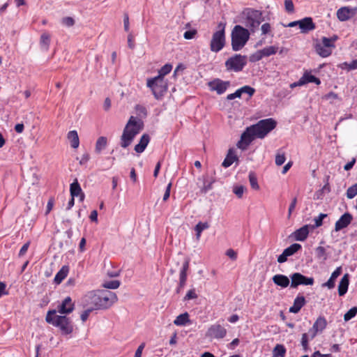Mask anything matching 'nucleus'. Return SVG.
Here are the masks:
<instances>
[{"label": "nucleus", "mask_w": 357, "mask_h": 357, "mask_svg": "<svg viewBox=\"0 0 357 357\" xmlns=\"http://www.w3.org/2000/svg\"><path fill=\"white\" fill-rule=\"evenodd\" d=\"M143 121L140 119L131 116L128 121L121 137V146L123 149L128 147L135 137L143 130Z\"/></svg>", "instance_id": "f257e3e1"}, {"label": "nucleus", "mask_w": 357, "mask_h": 357, "mask_svg": "<svg viewBox=\"0 0 357 357\" xmlns=\"http://www.w3.org/2000/svg\"><path fill=\"white\" fill-rule=\"evenodd\" d=\"M56 310H49L45 321L55 327L59 328L62 335H69L73 331V325L71 319L66 316L56 315Z\"/></svg>", "instance_id": "f03ea898"}, {"label": "nucleus", "mask_w": 357, "mask_h": 357, "mask_svg": "<svg viewBox=\"0 0 357 357\" xmlns=\"http://www.w3.org/2000/svg\"><path fill=\"white\" fill-rule=\"evenodd\" d=\"M249 31L241 25H236L231 34V47L234 51H239L244 47L250 38Z\"/></svg>", "instance_id": "7ed1b4c3"}, {"label": "nucleus", "mask_w": 357, "mask_h": 357, "mask_svg": "<svg viewBox=\"0 0 357 357\" xmlns=\"http://www.w3.org/2000/svg\"><path fill=\"white\" fill-rule=\"evenodd\" d=\"M146 86L151 89L155 98L160 100L168 89V82L163 77L155 76L147 79Z\"/></svg>", "instance_id": "20e7f679"}, {"label": "nucleus", "mask_w": 357, "mask_h": 357, "mask_svg": "<svg viewBox=\"0 0 357 357\" xmlns=\"http://www.w3.org/2000/svg\"><path fill=\"white\" fill-rule=\"evenodd\" d=\"M275 126L276 121L271 118L261 120L257 123L251 126L256 137L260 139L265 137Z\"/></svg>", "instance_id": "39448f33"}, {"label": "nucleus", "mask_w": 357, "mask_h": 357, "mask_svg": "<svg viewBox=\"0 0 357 357\" xmlns=\"http://www.w3.org/2000/svg\"><path fill=\"white\" fill-rule=\"evenodd\" d=\"M337 39V37L335 36L331 38L323 37L321 41L315 45L316 52L324 58L329 56L335 47V42Z\"/></svg>", "instance_id": "423d86ee"}, {"label": "nucleus", "mask_w": 357, "mask_h": 357, "mask_svg": "<svg viewBox=\"0 0 357 357\" xmlns=\"http://www.w3.org/2000/svg\"><path fill=\"white\" fill-rule=\"evenodd\" d=\"M219 30L213 33L210 43V50L213 52H219L225 45V26L218 24Z\"/></svg>", "instance_id": "0eeeda50"}, {"label": "nucleus", "mask_w": 357, "mask_h": 357, "mask_svg": "<svg viewBox=\"0 0 357 357\" xmlns=\"http://www.w3.org/2000/svg\"><path fill=\"white\" fill-rule=\"evenodd\" d=\"M247 64V56L235 54L225 61V67L229 71L240 72Z\"/></svg>", "instance_id": "6e6552de"}, {"label": "nucleus", "mask_w": 357, "mask_h": 357, "mask_svg": "<svg viewBox=\"0 0 357 357\" xmlns=\"http://www.w3.org/2000/svg\"><path fill=\"white\" fill-rule=\"evenodd\" d=\"M117 301L116 295L110 291H99V308H108Z\"/></svg>", "instance_id": "1a4fd4ad"}, {"label": "nucleus", "mask_w": 357, "mask_h": 357, "mask_svg": "<svg viewBox=\"0 0 357 357\" xmlns=\"http://www.w3.org/2000/svg\"><path fill=\"white\" fill-rule=\"evenodd\" d=\"M263 21L262 13L257 10L250 9L247 13L246 23L252 31L259 27Z\"/></svg>", "instance_id": "9d476101"}, {"label": "nucleus", "mask_w": 357, "mask_h": 357, "mask_svg": "<svg viewBox=\"0 0 357 357\" xmlns=\"http://www.w3.org/2000/svg\"><path fill=\"white\" fill-rule=\"evenodd\" d=\"M82 303L84 307L91 308L93 310L99 308V291H89L82 298Z\"/></svg>", "instance_id": "9b49d317"}, {"label": "nucleus", "mask_w": 357, "mask_h": 357, "mask_svg": "<svg viewBox=\"0 0 357 357\" xmlns=\"http://www.w3.org/2000/svg\"><path fill=\"white\" fill-rule=\"evenodd\" d=\"M227 335V329L220 324L219 323H215L211 325L207 330L206 333V337L210 339H222Z\"/></svg>", "instance_id": "f8f14e48"}, {"label": "nucleus", "mask_w": 357, "mask_h": 357, "mask_svg": "<svg viewBox=\"0 0 357 357\" xmlns=\"http://www.w3.org/2000/svg\"><path fill=\"white\" fill-rule=\"evenodd\" d=\"M255 137L254 130L250 126L242 133L241 139L238 142L236 146L241 150H245Z\"/></svg>", "instance_id": "ddd939ff"}, {"label": "nucleus", "mask_w": 357, "mask_h": 357, "mask_svg": "<svg viewBox=\"0 0 357 357\" xmlns=\"http://www.w3.org/2000/svg\"><path fill=\"white\" fill-rule=\"evenodd\" d=\"M291 287L296 288L298 285H312L314 284V278L306 277L300 273H294L290 275Z\"/></svg>", "instance_id": "4468645a"}, {"label": "nucleus", "mask_w": 357, "mask_h": 357, "mask_svg": "<svg viewBox=\"0 0 357 357\" xmlns=\"http://www.w3.org/2000/svg\"><path fill=\"white\" fill-rule=\"evenodd\" d=\"M230 86L229 81H223L219 78L213 79L208 83L211 91H215L218 95L223 94Z\"/></svg>", "instance_id": "2eb2a0df"}, {"label": "nucleus", "mask_w": 357, "mask_h": 357, "mask_svg": "<svg viewBox=\"0 0 357 357\" xmlns=\"http://www.w3.org/2000/svg\"><path fill=\"white\" fill-rule=\"evenodd\" d=\"M327 326V321L323 316H319L314 321L312 328H310L312 333V337H316L318 333H321Z\"/></svg>", "instance_id": "dca6fc26"}, {"label": "nucleus", "mask_w": 357, "mask_h": 357, "mask_svg": "<svg viewBox=\"0 0 357 357\" xmlns=\"http://www.w3.org/2000/svg\"><path fill=\"white\" fill-rule=\"evenodd\" d=\"M75 303L70 296L65 298L58 305L57 311L62 314H70L74 310Z\"/></svg>", "instance_id": "f3484780"}, {"label": "nucleus", "mask_w": 357, "mask_h": 357, "mask_svg": "<svg viewBox=\"0 0 357 357\" xmlns=\"http://www.w3.org/2000/svg\"><path fill=\"white\" fill-rule=\"evenodd\" d=\"M353 220V216L349 213H345L336 221L335 224V231H339L347 227Z\"/></svg>", "instance_id": "a211bd4d"}, {"label": "nucleus", "mask_w": 357, "mask_h": 357, "mask_svg": "<svg viewBox=\"0 0 357 357\" xmlns=\"http://www.w3.org/2000/svg\"><path fill=\"white\" fill-rule=\"evenodd\" d=\"M354 13V10L349 7H342L337 11V17L339 20L344 22L351 17Z\"/></svg>", "instance_id": "6ab92c4d"}, {"label": "nucleus", "mask_w": 357, "mask_h": 357, "mask_svg": "<svg viewBox=\"0 0 357 357\" xmlns=\"http://www.w3.org/2000/svg\"><path fill=\"white\" fill-rule=\"evenodd\" d=\"M150 142V136L148 134H144L141 137L138 144L135 146L134 150L137 153H142L144 151Z\"/></svg>", "instance_id": "aec40b11"}, {"label": "nucleus", "mask_w": 357, "mask_h": 357, "mask_svg": "<svg viewBox=\"0 0 357 357\" xmlns=\"http://www.w3.org/2000/svg\"><path fill=\"white\" fill-rule=\"evenodd\" d=\"M305 304V297L299 294L294 299L293 305L290 307L289 312L294 314L298 313Z\"/></svg>", "instance_id": "412c9836"}, {"label": "nucleus", "mask_w": 357, "mask_h": 357, "mask_svg": "<svg viewBox=\"0 0 357 357\" xmlns=\"http://www.w3.org/2000/svg\"><path fill=\"white\" fill-rule=\"evenodd\" d=\"M299 28L303 33H307L315 29V25L311 17H305L299 20Z\"/></svg>", "instance_id": "4be33fe9"}, {"label": "nucleus", "mask_w": 357, "mask_h": 357, "mask_svg": "<svg viewBox=\"0 0 357 357\" xmlns=\"http://www.w3.org/2000/svg\"><path fill=\"white\" fill-rule=\"evenodd\" d=\"M309 227L310 226L305 225L301 228L296 229L294 232V237L296 241H305L309 234Z\"/></svg>", "instance_id": "5701e85b"}, {"label": "nucleus", "mask_w": 357, "mask_h": 357, "mask_svg": "<svg viewBox=\"0 0 357 357\" xmlns=\"http://www.w3.org/2000/svg\"><path fill=\"white\" fill-rule=\"evenodd\" d=\"M70 192L71 197H75L79 196L80 201L84 200V195L82 192V188L77 180H75L73 183L70 184Z\"/></svg>", "instance_id": "b1692460"}, {"label": "nucleus", "mask_w": 357, "mask_h": 357, "mask_svg": "<svg viewBox=\"0 0 357 357\" xmlns=\"http://www.w3.org/2000/svg\"><path fill=\"white\" fill-rule=\"evenodd\" d=\"M273 282L278 286L282 287V288H286L287 287L289 284L290 281L287 276L282 275V274H277L275 275L273 278Z\"/></svg>", "instance_id": "393cba45"}, {"label": "nucleus", "mask_w": 357, "mask_h": 357, "mask_svg": "<svg viewBox=\"0 0 357 357\" xmlns=\"http://www.w3.org/2000/svg\"><path fill=\"white\" fill-rule=\"evenodd\" d=\"M341 273L342 268L340 266L336 268V269L332 273L328 280L326 282L322 284V287H326L329 289H333L335 287V280L340 275Z\"/></svg>", "instance_id": "a878e982"}, {"label": "nucleus", "mask_w": 357, "mask_h": 357, "mask_svg": "<svg viewBox=\"0 0 357 357\" xmlns=\"http://www.w3.org/2000/svg\"><path fill=\"white\" fill-rule=\"evenodd\" d=\"M301 84L303 85H305L308 83H314L317 85H319L321 84L320 79L315 77L314 75H312L310 72L305 71L303 76L301 77Z\"/></svg>", "instance_id": "bb28decb"}, {"label": "nucleus", "mask_w": 357, "mask_h": 357, "mask_svg": "<svg viewBox=\"0 0 357 357\" xmlns=\"http://www.w3.org/2000/svg\"><path fill=\"white\" fill-rule=\"evenodd\" d=\"M238 160V158L236 156L235 151L233 149H230L226 155V158L223 160L222 165L224 167L227 168L230 167L234 162Z\"/></svg>", "instance_id": "cd10ccee"}, {"label": "nucleus", "mask_w": 357, "mask_h": 357, "mask_svg": "<svg viewBox=\"0 0 357 357\" xmlns=\"http://www.w3.org/2000/svg\"><path fill=\"white\" fill-rule=\"evenodd\" d=\"M349 283V274L347 273L344 275V276L342 278L338 285V294L340 296H344L347 293L348 290Z\"/></svg>", "instance_id": "c85d7f7f"}, {"label": "nucleus", "mask_w": 357, "mask_h": 357, "mask_svg": "<svg viewBox=\"0 0 357 357\" xmlns=\"http://www.w3.org/2000/svg\"><path fill=\"white\" fill-rule=\"evenodd\" d=\"M312 333L309 329L307 333H305L302 335L301 344L304 351H308L310 349L309 342L312 341L315 337H312Z\"/></svg>", "instance_id": "c756f323"}, {"label": "nucleus", "mask_w": 357, "mask_h": 357, "mask_svg": "<svg viewBox=\"0 0 357 357\" xmlns=\"http://www.w3.org/2000/svg\"><path fill=\"white\" fill-rule=\"evenodd\" d=\"M67 138L70 143V146L73 149L78 148L79 145V139L77 132L76 130H70L67 135Z\"/></svg>", "instance_id": "7c9ffc66"}, {"label": "nucleus", "mask_w": 357, "mask_h": 357, "mask_svg": "<svg viewBox=\"0 0 357 357\" xmlns=\"http://www.w3.org/2000/svg\"><path fill=\"white\" fill-rule=\"evenodd\" d=\"M69 268L67 266H63L54 277V282L60 284L68 275Z\"/></svg>", "instance_id": "2f4dec72"}, {"label": "nucleus", "mask_w": 357, "mask_h": 357, "mask_svg": "<svg viewBox=\"0 0 357 357\" xmlns=\"http://www.w3.org/2000/svg\"><path fill=\"white\" fill-rule=\"evenodd\" d=\"M190 319H189V314L188 312H185L183 314H179L176 317V318L174 321V324L176 326H185L188 323H189Z\"/></svg>", "instance_id": "473e14b6"}, {"label": "nucleus", "mask_w": 357, "mask_h": 357, "mask_svg": "<svg viewBox=\"0 0 357 357\" xmlns=\"http://www.w3.org/2000/svg\"><path fill=\"white\" fill-rule=\"evenodd\" d=\"M107 145V139L105 137H100L98 138L96 143L95 151L97 153H101V151L106 148Z\"/></svg>", "instance_id": "72a5a7b5"}, {"label": "nucleus", "mask_w": 357, "mask_h": 357, "mask_svg": "<svg viewBox=\"0 0 357 357\" xmlns=\"http://www.w3.org/2000/svg\"><path fill=\"white\" fill-rule=\"evenodd\" d=\"M210 227L208 222H199L195 227V231L196 232V239L199 241L201 237L202 232L208 229Z\"/></svg>", "instance_id": "f704fd0d"}, {"label": "nucleus", "mask_w": 357, "mask_h": 357, "mask_svg": "<svg viewBox=\"0 0 357 357\" xmlns=\"http://www.w3.org/2000/svg\"><path fill=\"white\" fill-rule=\"evenodd\" d=\"M337 67L342 70L347 71L357 69V59L353 60L351 63L343 62L337 65Z\"/></svg>", "instance_id": "c9c22d12"}, {"label": "nucleus", "mask_w": 357, "mask_h": 357, "mask_svg": "<svg viewBox=\"0 0 357 357\" xmlns=\"http://www.w3.org/2000/svg\"><path fill=\"white\" fill-rule=\"evenodd\" d=\"M190 261L186 259L180 270L179 273V280L186 281L187 280V271L189 268Z\"/></svg>", "instance_id": "e433bc0d"}, {"label": "nucleus", "mask_w": 357, "mask_h": 357, "mask_svg": "<svg viewBox=\"0 0 357 357\" xmlns=\"http://www.w3.org/2000/svg\"><path fill=\"white\" fill-rule=\"evenodd\" d=\"M278 47L271 45L266 47L260 50L261 52L263 57H267L275 54L276 52H278Z\"/></svg>", "instance_id": "4c0bfd02"}, {"label": "nucleus", "mask_w": 357, "mask_h": 357, "mask_svg": "<svg viewBox=\"0 0 357 357\" xmlns=\"http://www.w3.org/2000/svg\"><path fill=\"white\" fill-rule=\"evenodd\" d=\"M40 43L42 48L47 50L50 43V35L48 33H43L40 36Z\"/></svg>", "instance_id": "58836bf2"}, {"label": "nucleus", "mask_w": 357, "mask_h": 357, "mask_svg": "<svg viewBox=\"0 0 357 357\" xmlns=\"http://www.w3.org/2000/svg\"><path fill=\"white\" fill-rule=\"evenodd\" d=\"M286 354V349L282 344H277L273 351V357H284Z\"/></svg>", "instance_id": "ea45409f"}, {"label": "nucleus", "mask_w": 357, "mask_h": 357, "mask_svg": "<svg viewBox=\"0 0 357 357\" xmlns=\"http://www.w3.org/2000/svg\"><path fill=\"white\" fill-rule=\"evenodd\" d=\"M301 249V245L298 243H293L288 248H285L284 250L285 254H287L289 257L294 255L297 251Z\"/></svg>", "instance_id": "a19ab883"}, {"label": "nucleus", "mask_w": 357, "mask_h": 357, "mask_svg": "<svg viewBox=\"0 0 357 357\" xmlns=\"http://www.w3.org/2000/svg\"><path fill=\"white\" fill-rule=\"evenodd\" d=\"M172 70V65L167 63L164 65L159 70L157 76L165 78V76L168 75Z\"/></svg>", "instance_id": "79ce46f5"}, {"label": "nucleus", "mask_w": 357, "mask_h": 357, "mask_svg": "<svg viewBox=\"0 0 357 357\" xmlns=\"http://www.w3.org/2000/svg\"><path fill=\"white\" fill-rule=\"evenodd\" d=\"M346 195L347 197L349 199L354 198L357 195V183L347 189Z\"/></svg>", "instance_id": "37998d69"}, {"label": "nucleus", "mask_w": 357, "mask_h": 357, "mask_svg": "<svg viewBox=\"0 0 357 357\" xmlns=\"http://www.w3.org/2000/svg\"><path fill=\"white\" fill-rule=\"evenodd\" d=\"M327 217V214L320 213L317 217L314 218V225L312 226V229L319 227L323 224V220Z\"/></svg>", "instance_id": "c03bdc74"}, {"label": "nucleus", "mask_w": 357, "mask_h": 357, "mask_svg": "<svg viewBox=\"0 0 357 357\" xmlns=\"http://www.w3.org/2000/svg\"><path fill=\"white\" fill-rule=\"evenodd\" d=\"M238 89L241 95L243 93H246L248 95L249 98L252 97L255 92V89L254 88L248 85L243 86V87Z\"/></svg>", "instance_id": "a18cd8bd"}, {"label": "nucleus", "mask_w": 357, "mask_h": 357, "mask_svg": "<svg viewBox=\"0 0 357 357\" xmlns=\"http://www.w3.org/2000/svg\"><path fill=\"white\" fill-rule=\"evenodd\" d=\"M357 314V307H351L347 313L344 315V320L348 321L354 318Z\"/></svg>", "instance_id": "49530a36"}, {"label": "nucleus", "mask_w": 357, "mask_h": 357, "mask_svg": "<svg viewBox=\"0 0 357 357\" xmlns=\"http://www.w3.org/2000/svg\"><path fill=\"white\" fill-rule=\"evenodd\" d=\"M213 182H214L213 180L208 181L206 178H204V185H203V187L201 189V192L202 193H206L210 190H211L212 189V185H213Z\"/></svg>", "instance_id": "de8ad7c7"}, {"label": "nucleus", "mask_w": 357, "mask_h": 357, "mask_svg": "<svg viewBox=\"0 0 357 357\" xmlns=\"http://www.w3.org/2000/svg\"><path fill=\"white\" fill-rule=\"evenodd\" d=\"M263 57L261 50H257L256 52L252 54L250 57L249 60L252 63H255L257 61H260Z\"/></svg>", "instance_id": "09e8293b"}, {"label": "nucleus", "mask_w": 357, "mask_h": 357, "mask_svg": "<svg viewBox=\"0 0 357 357\" xmlns=\"http://www.w3.org/2000/svg\"><path fill=\"white\" fill-rule=\"evenodd\" d=\"M316 254L319 259H321L323 260H326L327 259L326 249L322 246H319L317 248Z\"/></svg>", "instance_id": "8fccbe9b"}, {"label": "nucleus", "mask_w": 357, "mask_h": 357, "mask_svg": "<svg viewBox=\"0 0 357 357\" xmlns=\"http://www.w3.org/2000/svg\"><path fill=\"white\" fill-rule=\"evenodd\" d=\"M120 286V282L119 280H112L109 282H105L103 287L109 289H117Z\"/></svg>", "instance_id": "3c124183"}, {"label": "nucleus", "mask_w": 357, "mask_h": 357, "mask_svg": "<svg viewBox=\"0 0 357 357\" xmlns=\"http://www.w3.org/2000/svg\"><path fill=\"white\" fill-rule=\"evenodd\" d=\"M249 181L252 188L255 190H259V185L258 184L257 177L253 173L249 174Z\"/></svg>", "instance_id": "603ef678"}, {"label": "nucleus", "mask_w": 357, "mask_h": 357, "mask_svg": "<svg viewBox=\"0 0 357 357\" xmlns=\"http://www.w3.org/2000/svg\"><path fill=\"white\" fill-rule=\"evenodd\" d=\"M135 110L137 115H139L141 117H145L147 115V110L146 107L142 105H137L135 106Z\"/></svg>", "instance_id": "864d4df0"}, {"label": "nucleus", "mask_w": 357, "mask_h": 357, "mask_svg": "<svg viewBox=\"0 0 357 357\" xmlns=\"http://www.w3.org/2000/svg\"><path fill=\"white\" fill-rule=\"evenodd\" d=\"M245 190L243 185H236L233 188V192L238 197L241 198Z\"/></svg>", "instance_id": "5fc2aeb1"}, {"label": "nucleus", "mask_w": 357, "mask_h": 357, "mask_svg": "<svg viewBox=\"0 0 357 357\" xmlns=\"http://www.w3.org/2000/svg\"><path fill=\"white\" fill-rule=\"evenodd\" d=\"M286 160V157L284 153H278L275 156V164L278 166H280L284 163Z\"/></svg>", "instance_id": "6e6d98bb"}, {"label": "nucleus", "mask_w": 357, "mask_h": 357, "mask_svg": "<svg viewBox=\"0 0 357 357\" xmlns=\"http://www.w3.org/2000/svg\"><path fill=\"white\" fill-rule=\"evenodd\" d=\"M197 298V294L195 289L189 290L184 297V301H189Z\"/></svg>", "instance_id": "4d7b16f0"}, {"label": "nucleus", "mask_w": 357, "mask_h": 357, "mask_svg": "<svg viewBox=\"0 0 357 357\" xmlns=\"http://www.w3.org/2000/svg\"><path fill=\"white\" fill-rule=\"evenodd\" d=\"M271 26L269 23H264L261 26V31L262 35H267L271 32Z\"/></svg>", "instance_id": "13d9d810"}, {"label": "nucleus", "mask_w": 357, "mask_h": 357, "mask_svg": "<svg viewBox=\"0 0 357 357\" xmlns=\"http://www.w3.org/2000/svg\"><path fill=\"white\" fill-rule=\"evenodd\" d=\"M62 24L68 27H70L74 25L75 20L71 17H66L62 19Z\"/></svg>", "instance_id": "bf43d9fd"}, {"label": "nucleus", "mask_w": 357, "mask_h": 357, "mask_svg": "<svg viewBox=\"0 0 357 357\" xmlns=\"http://www.w3.org/2000/svg\"><path fill=\"white\" fill-rule=\"evenodd\" d=\"M196 33H197V31L195 29L186 31L183 34V37L185 39L190 40L195 37Z\"/></svg>", "instance_id": "052dcab7"}, {"label": "nucleus", "mask_w": 357, "mask_h": 357, "mask_svg": "<svg viewBox=\"0 0 357 357\" xmlns=\"http://www.w3.org/2000/svg\"><path fill=\"white\" fill-rule=\"evenodd\" d=\"M284 6L285 9L287 12L291 13L294 11V6L293 1L291 0H285L284 1Z\"/></svg>", "instance_id": "680f3d73"}, {"label": "nucleus", "mask_w": 357, "mask_h": 357, "mask_svg": "<svg viewBox=\"0 0 357 357\" xmlns=\"http://www.w3.org/2000/svg\"><path fill=\"white\" fill-rule=\"evenodd\" d=\"M296 203H297V199H296V197H294L292 199L291 203L290 204L289 207V210H288V218H289L291 217L292 212L294 211L296 206Z\"/></svg>", "instance_id": "e2e57ef3"}, {"label": "nucleus", "mask_w": 357, "mask_h": 357, "mask_svg": "<svg viewBox=\"0 0 357 357\" xmlns=\"http://www.w3.org/2000/svg\"><path fill=\"white\" fill-rule=\"evenodd\" d=\"M93 311L91 308L86 307V310H85L82 314H81V319L83 322L86 321L90 314V313Z\"/></svg>", "instance_id": "0e129e2a"}, {"label": "nucleus", "mask_w": 357, "mask_h": 357, "mask_svg": "<svg viewBox=\"0 0 357 357\" xmlns=\"http://www.w3.org/2000/svg\"><path fill=\"white\" fill-rule=\"evenodd\" d=\"M241 94L239 91V89H237L234 93L227 95V99L228 100H231L236 98H241Z\"/></svg>", "instance_id": "69168bd1"}, {"label": "nucleus", "mask_w": 357, "mask_h": 357, "mask_svg": "<svg viewBox=\"0 0 357 357\" xmlns=\"http://www.w3.org/2000/svg\"><path fill=\"white\" fill-rule=\"evenodd\" d=\"M145 347V343H142L137 349L134 357H142L143 349Z\"/></svg>", "instance_id": "338daca9"}, {"label": "nucleus", "mask_w": 357, "mask_h": 357, "mask_svg": "<svg viewBox=\"0 0 357 357\" xmlns=\"http://www.w3.org/2000/svg\"><path fill=\"white\" fill-rule=\"evenodd\" d=\"M311 357H333L331 354H322L319 351H316L313 353Z\"/></svg>", "instance_id": "774afa93"}]
</instances>
